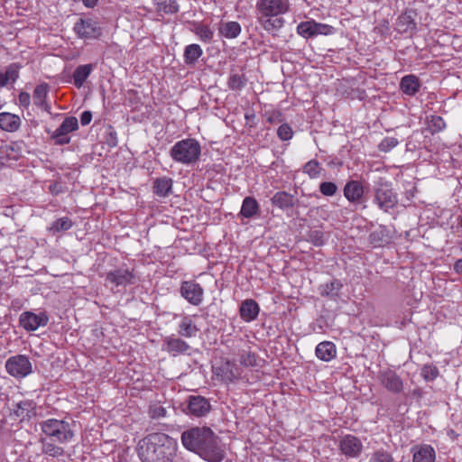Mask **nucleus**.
Instances as JSON below:
<instances>
[{
	"label": "nucleus",
	"mask_w": 462,
	"mask_h": 462,
	"mask_svg": "<svg viewBox=\"0 0 462 462\" xmlns=\"http://www.w3.org/2000/svg\"><path fill=\"white\" fill-rule=\"evenodd\" d=\"M180 440L186 449L208 462H222L225 458L220 438L209 427H191L181 433Z\"/></svg>",
	"instance_id": "1"
},
{
	"label": "nucleus",
	"mask_w": 462,
	"mask_h": 462,
	"mask_svg": "<svg viewBox=\"0 0 462 462\" xmlns=\"http://www.w3.org/2000/svg\"><path fill=\"white\" fill-rule=\"evenodd\" d=\"M177 442L164 433H152L138 443V456L143 462H172Z\"/></svg>",
	"instance_id": "2"
},
{
	"label": "nucleus",
	"mask_w": 462,
	"mask_h": 462,
	"mask_svg": "<svg viewBox=\"0 0 462 462\" xmlns=\"http://www.w3.org/2000/svg\"><path fill=\"white\" fill-rule=\"evenodd\" d=\"M290 0H257L255 4V18L261 27L273 32L284 25L282 15L290 11Z\"/></svg>",
	"instance_id": "3"
},
{
	"label": "nucleus",
	"mask_w": 462,
	"mask_h": 462,
	"mask_svg": "<svg viewBox=\"0 0 462 462\" xmlns=\"http://www.w3.org/2000/svg\"><path fill=\"white\" fill-rule=\"evenodd\" d=\"M201 154V145L194 138L178 141L170 150L171 159L184 165L196 163Z\"/></svg>",
	"instance_id": "4"
},
{
	"label": "nucleus",
	"mask_w": 462,
	"mask_h": 462,
	"mask_svg": "<svg viewBox=\"0 0 462 462\" xmlns=\"http://www.w3.org/2000/svg\"><path fill=\"white\" fill-rule=\"evenodd\" d=\"M139 279L134 269H129L126 264H123L116 269L110 270L106 273L105 286L112 292H121L128 285H134Z\"/></svg>",
	"instance_id": "5"
},
{
	"label": "nucleus",
	"mask_w": 462,
	"mask_h": 462,
	"mask_svg": "<svg viewBox=\"0 0 462 462\" xmlns=\"http://www.w3.org/2000/svg\"><path fill=\"white\" fill-rule=\"evenodd\" d=\"M40 425L44 438L53 439L60 444L70 441L74 436L69 423L62 420L48 419Z\"/></svg>",
	"instance_id": "6"
},
{
	"label": "nucleus",
	"mask_w": 462,
	"mask_h": 462,
	"mask_svg": "<svg viewBox=\"0 0 462 462\" xmlns=\"http://www.w3.org/2000/svg\"><path fill=\"white\" fill-rule=\"evenodd\" d=\"M374 202L384 212L393 208L398 203V198L393 191L392 183L383 178L374 182L373 189Z\"/></svg>",
	"instance_id": "7"
},
{
	"label": "nucleus",
	"mask_w": 462,
	"mask_h": 462,
	"mask_svg": "<svg viewBox=\"0 0 462 462\" xmlns=\"http://www.w3.org/2000/svg\"><path fill=\"white\" fill-rule=\"evenodd\" d=\"M212 372L217 380L227 384L240 380L243 369L235 361L222 359L212 366Z\"/></svg>",
	"instance_id": "8"
},
{
	"label": "nucleus",
	"mask_w": 462,
	"mask_h": 462,
	"mask_svg": "<svg viewBox=\"0 0 462 462\" xmlns=\"http://www.w3.org/2000/svg\"><path fill=\"white\" fill-rule=\"evenodd\" d=\"M5 369L10 375L15 378H23L32 373V366L28 356L16 355L6 360Z\"/></svg>",
	"instance_id": "9"
},
{
	"label": "nucleus",
	"mask_w": 462,
	"mask_h": 462,
	"mask_svg": "<svg viewBox=\"0 0 462 462\" xmlns=\"http://www.w3.org/2000/svg\"><path fill=\"white\" fill-rule=\"evenodd\" d=\"M182 406V411L187 415L196 418L206 416L211 410L209 401L200 395L189 396Z\"/></svg>",
	"instance_id": "10"
},
{
	"label": "nucleus",
	"mask_w": 462,
	"mask_h": 462,
	"mask_svg": "<svg viewBox=\"0 0 462 462\" xmlns=\"http://www.w3.org/2000/svg\"><path fill=\"white\" fill-rule=\"evenodd\" d=\"M73 30L79 38L85 40L97 39L102 34L98 23L89 17L80 18L74 24Z\"/></svg>",
	"instance_id": "11"
},
{
	"label": "nucleus",
	"mask_w": 462,
	"mask_h": 462,
	"mask_svg": "<svg viewBox=\"0 0 462 462\" xmlns=\"http://www.w3.org/2000/svg\"><path fill=\"white\" fill-rule=\"evenodd\" d=\"M296 31L299 35L309 39L318 35H329L333 33L334 28L328 24L310 20L300 23Z\"/></svg>",
	"instance_id": "12"
},
{
	"label": "nucleus",
	"mask_w": 462,
	"mask_h": 462,
	"mask_svg": "<svg viewBox=\"0 0 462 462\" xmlns=\"http://www.w3.org/2000/svg\"><path fill=\"white\" fill-rule=\"evenodd\" d=\"M48 323L49 317L44 311L39 313L24 311L19 317L20 326L28 332L35 331L41 327L47 326Z\"/></svg>",
	"instance_id": "13"
},
{
	"label": "nucleus",
	"mask_w": 462,
	"mask_h": 462,
	"mask_svg": "<svg viewBox=\"0 0 462 462\" xmlns=\"http://www.w3.org/2000/svg\"><path fill=\"white\" fill-rule=\"evenodd\" d=\"M363 443L359 438L346 434L338 440V448L347 458H357L363 451Z\"/></svg>",
	"instance_id": "14"
},
{
	"label": "nucleus",
	"mask_w": 462,
	"mask_h": 462,
	"mask_svg": "<svg viewBox=\"0 0 462 462\" xmlns=\"http://www.w3.org/2000/svg\"><path fill=\"white\" fill-rule=\"evenodd\" d=\"M180 295L191 305L199 306L204 298V290L195 281H184L180 288Z\"/></svg>",
	"instance_id": "15"
},
{
	"label": "nucleus",
	"mask_w": 462,
	"mask_h": 462,
	"mask_svg": "<svg viewBox=\"0 0 462 462\" xmlns=\"http://www.w3.org/2000/svg\"><path fill=\"white\" fill-rule=\"evenodd\" d=\"M343 193L350 204L359 205L363 202L365 188L361 181L351 180L345 184Z\"/></svg>",
	"instance_id": "16"
},
{
	"label": "nucleus",
	"mask_w": 462,
	"mask_h": 462,
	"mask_svg": "<svg viewBox=\"0 0 462 462\" xmlns=\"http://www.w3.org/2000/svg\"><path fill=\"white\" fill-rule=\"evenodd\" d=\"M162 350L168 352L173 356H176L179 355L188 354L190 350V346L180 337L171 335L164 338Z\"/></svg>",
	"instance_id": "17"
},
{
	"label": "nucleus",
	"mask_w": 462,
	"mask_h": 462,
	"mask_svg": "<svg viewBox=\"0 0 462 462\" xmlns=\"http://www.w3.org/2000/svg\"><path fill=\"white\" fill-rule=\"evenodd\" d=\"M381 383L390 392L399 393L403 389V383L400 376L393 370L382 371L379 374Z\"/></svg>",
	"instance_id": "18"
},
{
	"label": "nucleus",
	"mask_w": 462,
	"mask_h": 462,
	"mask_svg": "<svg viewBox=\"0 0 462 462\" xmlns=\"http://www.w3.org/2000/svg\"><path fill=\"white\" fill-rule=\"evenodd\" d=\"M415 12L407 10L402 14L396 22V30L400 33H412L416 30Z\"/></svg>",
	"instance_id": "19"
},
{
	"label": "nucleus",
	"mask_w": 462,
	"mask_h": 462,
	"mask_svg": "<svg viewBox=\"0 0 462 462\" xmlns=\"http://www.w3.org/2000/svg\"><path fill=\"white\" fill-rule=\"evenodd\" d=\"M412 462H435L436 453L430 445L423 444L412 448Z\"/></svg>",
	"instance_id": "20"
},
{
	"label": "nucleus",
	"mask_w": 462,
	"mask_h": 462,
	"mask_svg": "<svg viewBox=\"0 0 462 462\" xmlns=\"http://www.w3.org/2000/svg\"><path fill=\"white\" fill-rule=\"evenodd\" d=\"M259 311V305L254 300L252 299H247L242 301L239 308L240 317L245 322H251L256 319Z\"/></svg>",
	"instance_id": "21"
},
{
	"label": "nucleus",
	"mask_w": 462,
	"mask_h": 462,
	"mask_svg": "<svg viewBox=\"0 0 462 462\" xmlns=\"http://www.w3.org/2000/svg\"><path fill=\"white\" fill-rule=\"evenodd\" d=\"M49 87L47 84L37 85L34 88L32 99L35 106L51 114V105L47 102Z\"/></svg>",
	"instance_id": "22"
},
{
	"label": "nucleus",
	"mask_w": 462,
	"mask_h": 462,
	"mask_svg": "<svg viewBox=\"0 0 462 462\" xmlns=\"http://www.w3.org/2000/svg\"><path fill=\"white\" fill-rule=\"evenodd\" d=\"M316 356L324 362H329L337 356V347L333 342L323 341L315 349Z\"/></svg>",
	"instance_id": "23"
},
{
	"label": "nucleus",
	"mask_w": 462,
	"mask_h": 462,
	"mask_svg": "<svg viewBox=\"0 0 462 462\" xmlns=\"http://www.w3.org/2000/svg\"><path fill=\"white\" fill-rule=\"evenodd\" d=\"M22 121L21 118L8 112L0 113V128L6 132H15L21 126Z\"/></svg>",
	"instance_id": "24"
},
{
	"label": "nucleus",
	"mask_w": 462,
	"mask_h": 462,
	"mask_svg": "<svg viewBox=\"0 0 462 462\" xmlns=\"http://www.w3.org/2000/svg\"><path fill=\"white\" fill-rule=\"evenodd\" d=\"M240 215L245 218L260 216V205L254 197H245L242 202Z\"/></svg>",
	"instance_id": "25"
},
{
	"label": "nucleus",
	"mask_w": 462,
	"mask_h": 462,
	"mask_svg": "<svg viewBox=\"0 0 462 462\" xmlns=\"http://www.w3.org/2000/svg\"><path fill=\"white\" fill-rule=\"evenodd\" d=\"M420 88V82L415 75H406L400 82V89L403 94L408 96H414L419 92Z\"/></svg>",
	"instance_id": "26"
},
{
	"label": "nucleus",
	"mask_w": 462,
	"mask_h": 462,
	"mask_svg": "<svg viewBox=\"0 0 462 462\" xmlns=\"http://www.w3.org/2000/svg\"><path fill=\"white\" fill-rule=\"evenodd\" d=\"M273 206L277 207L282 210L289 209L294 207L295 199L293 195L286 191H278L271 199Z\"/></svg>",
	"instance_id": "27"
},
{
	"label": "nucleus",
	"mask_w": 462,
	"mask_h": 462,
	"mask_svg": "<svg viewBox=\"0 0 462 462\" xmlns=\"http://www.w3.org/2000/svg\"><path fill=\"white\" fill-rule=\"evenodd\" d=\"M39 441L42 445V454L52 457H60L64 455L63 448L54 444L52 439L42 437Z\"/></svg>",
	"instance_id": "28"
},
{
	"label": "nucleus",
	"mask_w": 462,
	"mask_h": 462,
	"mask_svg": "<svg viewBox=\"0 0 462 462\" xmlns=\"http://www.w3.org/2000/svg\"><path fill=\"white\" fill-rule=\"evenodd\" d=\"M199 329L189 316H184L178 326V333L184 337H195Z\"/></svg>",
	"instance_id": "29"
},
{
	"label": "nucleus",
	"mask_w": 462,
	"mask_h": 462,
	"mask_svg": "<svg viewBox=\"0 0 462 462\" xmlns=\"http://www.w3.org/2000/svg\"><path fill=\"white\" fill-rule=\"evenodd\" d=\"M93 69L94 65L92 64L79 65V67H77L72 76L74 85L78 88H80L85 83L86 79L89 77Z\"/></svg>",
	"instance_id": "30"
},
{
	"label": "nucleus",
	"mask_w": 462,
	"mask_h": 462,
	"mask_svg": "<svg viewBox=\"0 0 462 462\" xmlns=\"http://www.w3.org/2000/svg\"><path fill=\"white\" fill-rule=\"evenodd\" d=\"M153 192L159 197H167L172 189V180L168 177L158 178L153 182Z\"/></svg>",
	"instance_id": "31"
},
{
	"label": "nucleus",
	"mask_w": 462,
	"mask_h": 462,
	"mask_svg": "<svg viewBox=\"0 0 462 462\" xmlns=\"http://www.w3.org/2000/svg\"><path fill=\"white\" fill-rule=\"evenodd\" d=\"M36 404L32 400H23L16 404L14 412L17 417L24 420L34 414Z\"/></svg>",
	"instance_id": "32"
},
{
	"label": "nucleus",
	"mask_w": 462,
	"mask_h": 462,
	"mask_svg": "<svg viewBox=\"0 0 462 462\" xmlns=\"http://www.w3.org/2000/svg\"><path fill=\"white\" fill-rule=\"evenodd\" d=\"M343 284L339 280L334 279L333 281L321 284L319 287V294L323 297H335L337 296Z\"/></svg>",
	"instance_id": "33"
},
{
	"label": "nucleus",
	"mask_w": 462,
	"mask_h": 462,
	"mask_svg": "<svg viewBox=\"0 0 462 462\" xmlns=\"http://www.w3.org/2000/svg\"><path fill=\"white\" fill-rule=\"evenodd\" d=\"M203 54V51L199 44H189L184 51V62L187 65L194 64Z\"/></svg>",
	"instance_id": "34"
},
{
	"label": "nucleus",
	"mask_w": 462,
	"mask_h": 462,
	"mask_svg": "<svg viewBox=\"0 0 462 462\" xmlns=\"http://www.w3.org/2000/svg\"><path fill=\"white\" fill-rule=\"evenodd\" d=\"M241 32V26L237 22H226L221 23L219 33L226 38H236Z\"/></svg>",
	"instance_id": "35"
},
{
	"label": "nucleus",
	"mask_w": 462,
	"mask_h": 462,
	"mask_svg": "<svg viewBox=\"0 0 462 462\" xmlns=\"http://www.w3.org/2000/svg\"><path fill=\"white\" fill-rule=\"evenodd\" d=\"M79 128L78 119L75 116H69L64 119L61 125L55 130L60 135H66Z\"/></svg>",
	"instance_id": "36"
},
{
	"label": "nucleus",
	"mask_w": 462,
	"mask_h": 462,
	"mask_svg": "<svg viewBox=\"0 0 462 462\" xmlns=\"http://www.w3.org/2000/svg\"><path fill=\"white\" fill-rule=\"evenodd\" d=\"M322 167L317 160H310L302 167L303 173L307 174L310 179H316L320 176Z\"/></svg>",
	"instance_id": "37"
},
{
	"label": "nucleus",
	"mask_w": 462,
	"mask_h": 462,
	"mask_svg": "<svg viewBox=\"0 0 462 462\" xmlns=\"http://www.w3.org/2000/svg\"><path fill=\"white\" fill-rule=\"evenodd\" d=\"M246 84V78L245 74L232 72L229 76L227 85L232 90H240Z\"/></svg>",
	"instance_id": "38"
},
{
	"label": "nucleus",
	"mask_w": 462,
	"mask_h": 462,
	"mask_svg": "<svg viewBox=\"0 0 462 462\" xmlns=\"http://www.w3.org/2000/svg\"><path fill=\"white\" fill-rule=\"evenodd\" d=\"M156 5L159 11L165 14H176L179 12V5L175 0H157Z\"/></svg>",
	"instance_id": "39"
},
{
	"label": "nucleus",
	"mask_w": 462,
	"mask_h": 462,
	"mask_svg": "<svg viewBox=\"0 0 462 462\" xmlns=\"http://www.w3.org/2000/svg\"><path fill=\"white\" fill-rule=\"evenodd\" d=\"M195 33L204 42H209L213 38V31L208 25L199 23L195 27Z\"/></svg>",
	"instance_id": "40"
},
{
	"label": "nucleus",
	"mask_w": 462,
	"mask_h": 462,
	"mask_svg": "<svg viewBox=\"0 0 462 462\" xmlns=\"http://www.w3.org/2000/svg\"><path fill=\"white\" fill-rule=\"evenodd\" d=\"M72 226V221L69 217H60L52 222L50 230L53 232L67 231Z\"/></svg>",
	"instance_id": "41"
},
{
	"label": "nucleus",
	"mask_w": 462,
	"mask_h": 462,
	"mask_svg": "<svg viewBox=\"0 0 462 462\" xmlns=\"http://www.w3.org/2000/svg\"><path fill=\"white\" fill-rule=\"evenodd\" d=\"M369 462H394V459L390 452L379 448L372 454Z\"/></svg>",
	"instance_id": "42"
},
{
	"label": "nucleus",
	"mask_w": 462,
	"mask_h": 462,
	"mask_svg": "<svg viewBox=\"0 0 462 462\" xmlns=\"http://www.w3.org/2000/svg\"><path fill=\"white\" fill-rule=\"evenodd\" d=\"M239 362L242 366L254 367L257 365V356L253 352L243 351L239 356Z\"/></svg>",
	"instance_id": "43"
},
{
	"label": "nucleus",
	"mask_w": 462,
	"mask_h": 462,
	"mask_svg": "<svg viewBox=\"0 0 462 462\" xmlns=\"http://www.w3.org/2000/svg\"><path fill=\"white\" fill-rule=\"evenodd\" d=\"M429 130L432 133H439L446 127L444 119L439 116H431L428 122Z\"/></svg>",
	"instance_id": "44"
},
{
	"label": "nucleus",
	"mask_w": 462,
	"mask_h": 462,
	"mask_svg": "<svg viewBox=\"0 0 462 462\" xmlns=\"http://www.w3.org/2000/svg\"><path fill=\"white\" fill-rule=\"evenodd\" d=\"M337 186L331 181H323L319 184V191L322 195L332 197L337 192Z\"/></svg>",
	"instance_id": "45"
},
{
	"label": "nucleus",
	"mask_w": 462,
	"mask_h": 462,
	"mask_svg": "<svg viewBox=\"0 0 462 462\" xmlns=\"http://www.w3.org/2000/svg\"><path fill=\"white\" fill-rule=\"evenodd\" d=\"M421 375L426 381H433L439 375V370L436 366L426 365L421 368Z\"/></svg>",
	"instance_id": "46"
},
{
	"label": "nucleus",
	"mask_w": 462,
	"mask_h": 462,
	"mask_svg": "<svg viewBox=\"0 0 462 462\" xmlns=\"http://www.w3.org/2000/svg\"><path fill=\"white\" fill-rule=\"evenodd\" d=\"M21 66L18 63L10 64L5 70L8 81L15 82L19 78V70Z\"/></svg>",
	"instance_id": "47"
},
{
	"label": "nucleus",
	"mask_w": 462,
	"mask_h": 462,
	"mask_svg": "<svg viewBox=\"0 0 462 462\" xmlns=\"http://www.w3.org/2000/svg\"><path fill=\"white\" fill-rule=\"evenodd\" d=\"M277 135L281 140L288 141L292 138L293 132L288 124H283L278 128Z\"/></svg>",
	"instance_id": "48"
},
{
	"label": "nucleus",
	"mask_w": 462,
	"mask_h": 462,
	"mask_svg": "<svg viewBox=\"0 0 462 462\" xmlns=\"http://www.w3.org/2000/svg\"><path fill=\"white\" fill-rule=\"evenodd\" d=\"M398 144V140L395 137H385L379 144V149L382 152H387Z\"/></svg>",
	"instance_id": "49"
},
{
	"label": "nucleus",
	"mask_w": 462,
	"mask_h": 462,
	"mask_svg": "<svg viewBox=\"0 0 462 462\" xmlns=\"http://www.w3.org/2000/svg\"><path fill=\"white\" fill-rule=\"evenodd\" d=\"M166 409L160 404H152L149 408L150 416L152 419L164 418L166 416Z\"/></svg>",
	"instance_id": "50"
},
{
	"label": "nucleus",
	"mask_w": 462,
	"mask_h": 462,
	"mask_svg": "<svg viewBox=\"0 0 462 462\" xmlns=\"http://www.w3.org/2000/svg\"><path fill=\"white\" fill-rule=\"evenodd\" d=\"M369 241L374 246L381 245L383 242V230H375L369 235Z\"/></svg>",
	"instance_id": "51"
},
{
	"label": "nucleus",
	"mask_w": 462,
	"mask_h": 462,
	"mask_svg": "<svg viewBox=\"0 0 462 462\" xmlns=\"http://www.w3.org/2000/svg\"><path fill=\"white\" fill-rule=\"evenodd\" d=\"M51 139L54 140V143L59 145L67 144L70 142V137L66 135H60L59 132L54 131L51 134Z\"/></svg>",
	"instance_id": "52"
},
{
	"label": "nucleus",
	"mask_w": 462,
	"mask_h": 462,
	"mask_svg": "<svg viewBox=\"0 0 462 462\" xmlns=\"http://www.w3.org/2000/svg\"><path fill=\"white\" fill-rule=\"evenodd\" d=\"M19 105L27 108L31 104V96L29 93L22 91L18 96Z\"/></svg>",
	"instance_id": "53"
},
{
	"label": "nucleus",
	"mask_w": 462,
	"mask_h": 462,
	"mask_svg": "<svg viewBox=\"0 0 462 462\" xmlns=\"http://www.w3.org/2000/svg\"><path fill=\"white\" fill-rule=\"evenodd\" d=\"M310 238L315 245H321L324 243L323 234L318 230L311 231L310 234Z\"/></svg>",
	"instance_id": "54"
},
{
	"label": "nucleus",
	"mask_w": 462,
	"mask_h": 462,
	"mask_svg": "<svg viewBox=\"0 0 462 462\" xmlns=\"http://www.w3.org/2000/svg\"><path fill=\"white\" fill-rule=\"evenodd\" d=\"M49 191L54 196L62 193L64 191L62 183L60 181H54L50 184Z\"/></svg>",
	"instance_id": "55"
},
{
	"label": "nucleus",
	"mask_w": 462,
	"mask_h": 462,
	"mask_svg": "<svg viewBox=\"0 0 462 462\" xmlns=\"http://www.w3.org/2000/svg\"><path fill=\"white\" fill-rule=\"evenodd\" d=\"M92 120V114L90 111H84L80 116V123L82 125H88Z\"/></svg>",
	"instance_id": "56"
},
{
	"label": "nucleus",
	"mask_w": 462,
	"mask_h": 462,
	"mask_svg": "<svg viewBox=\"0 0 462 462\" xmlns=\"http://www.w3.org/2000/svg\"><path fill=\"white\" fill-rule=\"evenodd\" d=\"M107 143L110 146H116L117 144V137L116 133L115 131H111L109 133V139H107Z\"/></svg>",
	"instance_id": "57"
},
{
	"label": "nucleus",
	"mask_w": 462,
	"mask_h": 462,
	"mask_svg": "<svg viewBox=\"0 0 462 462\" xmlns=\"http://www.w3.org/2000/svg\"><path fill=\"white\" fill-rule=\"evenodd\" d=\"M87 8H93L97 5L98 0H80Z\"/></svg>",
	"instance_id": "58"
},
{
	"label": "nucleus",
	"mask_w": 462,
	"mask_h": 462,
	"mask_svg": "<svg viewBox=\"0 0 462 462\" xmlns=\"http://www.w3.org/2000/svg\"><path fill=\"white\" fill-rule=\"evenodd\" d=\"M8 82L5 73L0 71V88L5 87Z\"/></svg>",
	"instance_id": "59"
},
{
	"label": "nucleus",
	"mask_w": 462,
	"mask_h": 462,
	"mask_svg": "<svg viewBox=\"0 0 462 462\" xmlns=\"http://www.w3.org/2000/svg\"><path fill=\"white\" fill-rule=\"evenodd\" d=\"M454 269L457 273H462V259H459L455 263Z\"/></svg>",
	"instance_id": "60"
},
{
	"label": "nucleus",
	"mask_w": 462,
	"mask_h": 462,
	"mask_svg": "<svg viewBox=\"0 0 462 462\" xmlns=\"http://www.w3.org/2000/svg\"><path fill=\"white\" fill-rule=\"evenodd\" d=\"M458 222L460 226L462 227V215L458 217Z\"/></svg>",
	"instance_id": "61"
},
{
	"label": "nucleus",
	"mask_w": 462,
	"mask_h": 462,
	"mask_svg": "<svg viewBox=\"0 0 462 462\" xmlns=\"http://www.w3.org/2000/svg\"><path fill=\"white\" fill-rule=\"evenodd\" d=\"M269 122L273 123V119L272 117H269Z\"/></svg>",
	"instance_id": "62"
},
{
	"label": "nucleus",
	"mask_w": 462,
	"mask_h": 462,
	"mask_svg": "<svg viewBox=\"0 0 462 462\" xmlns=\"http://www.w3.org/2000/svg\"><path fill=\"white\" fill-rule=\"evenodd\" d=\"M460 147L462 148V144L460 145Z\"/></svg>",
	"instance_id": "63"
}]
</instances>
